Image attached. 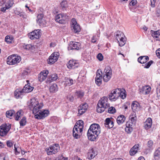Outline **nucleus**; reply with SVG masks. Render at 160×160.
Returning <instances> with one entry per match:
<instances>
[{"label":"nucleus","mask_w":160,"mask_h":160,"mask_svg":"<svg viewBox=\"0 0 160 160\" xmlns=\"http://www.w3.org/2000/svg\"><path fill=\"white\" fill-rule=\"evenodd\" d=\"M100 132L101 128L99 124H92L90 126L87 132L88 139L91 141H95Z\"/></svg>","instance_id":"f257e3e1"},{"label":"nucleus","mask_w":160,"mask_h":160,"mask_svg":"<svg viewBox=\"0 0 160 160\" xmlns=\"http://www.w3.org/2000/svg\"><path fill=\"white\" fill-rule=\"evenodd\" d=\"M28 108L32 110L33 114H36L43 106L42 103H39L38 99L35 98L31 99L28 102Z\"/></svg>","instance_id":"f03ea898"},{"label":"nucleus","mask_w":160,"mask_h":160,"mask_svg":"<svg viewBox=\"0 0 160 160\" xmlns=\"http://www.w3.org/2000/svg\"><path fill=\"white\" fill-rule=\"evenodd\" d=\"M108 98L107 97H103L98 101L97 105V111L99 113L104 112L105 109L110 107L108 102Z\"/></svg>","instance_id":"7ed1b4c3"},{"label":"nucleus","mask_w":160,"mask_h":160,"mask_svg":"<svg viewBox=\"0 0 160 160\" xmlns=\"http://www.w3.org/2000/svg\"><path fill=\"white\" fill-rule=\"evenodd\" d=\"M83 121L79 120L74 126L73 129V136L76 139L79 138L82 134L83 128Z\"/></svg>","instance_id":"20e7f679"},{"label":"nucleus","mask_w":160,"mask_h":160,"mask_svg":"<svg viewBox=\"0 0 160 160\" xmlns=\"http://www.w3.org/2000/svg\"><path fill=\"white\" fill-rule=\"evenodd\" d=\"M59 149V145L58 144H54L50 146L48 148H46L45 151L47 154L49 155L56 153Z\"/></svg>","instance_id":"39448f33"},{"label":"nucleus","mask_w":160,"mask_h":160,"mask_svg":"<svg viewBox=\"0 0 160 160\" xmlns=\"http://www.w3.org/2000/svg\"><path fill=\"white\" fill-rule=\"evenodd\" d=\"M112 74L111 68L109 66L106 67L104 70L103 76V79L104 82H107L110 79Z\"/></svg>","instance_id":"423d86ee"},{"label":"nucleus","mask_w":160,"mask_h":160,"mask_svg":"<svg viewBox=\"0 0 160 160\" xmlns=\"http://www.w3.org/2000/svg\"><path fill=\"white\" fill-rule=\"evenodd\" d=\"M7 63L9 65H14L19 63L21 60L20 57L12 55L9 56L8 58Z\"/></svg>","instance_id":"0eeeda50"},{"label":"nucleus","mask_w":160,"mask_h":160,"mask_svg":"<svg viewBox=\"0 0 160 160\" xmlns=\"http://www.w3.org/2000/svg\"><path fill=\"white\" fill-rule=\"evenodd\" d=\"M49 114V112L47 110H39L38 112L35 114V118L38 119H43L47 117Z\"/></svg>","instance_id":"6e6552de"},{"label":"nucleus","mask_w":160,"mask_h":160,"mask_svg":"<svg viewBox=\"0 0 160 160\" xmlns=\"http://www.w3.org/2000/svg\"><path fill=\"white\" fill-rule=\"evenodd\" d=\"M41 31L40 29L35 30L28 34V36L31 39H38L41 37Z\"/></svg>","instance_id":"1a4fd4ad"},{"label":"nucleus","mask_w":160,"mask_h":160,"mask_svg":"<svg viewBox=\"0 0 160 160\" xmlns=\"http://www.w3.org/2000/svg\"><path fill=\"white\" fill-rule=\"evenodd\" d=\"M11 128L10 125L7 124L2 125L0 127V136L3 137L7 135Z\"/></svg>","instance_id":"9d476101"},{"label":"nucleus","mask_w":160,"mask_h":160,"mask_svg":"<svg viewBox=\"0 0 160 160\" xmlns=\"http://www.w3.org/2000/svg\"><path fill=\"white\" fill-rule=\"evenodd\" d=\"M119 89L117 88L112 90L109 96V98L111 101H115L119 97Z\"/></svg>","instance_id":"9b49d317"},{"label":"nucleus","mask_w":160,"mask_h":160,"mask_svg":"<svg viewBox=\"0 0 160 160\" xmlns=\"http://www.w3.org/2000/svg\"><path fill=\"white\" fill-rule=\"evenodd\" d=\"M81 48V45L78 42H71L70 43L69 46L68 47V50L73 49L78 50Z\"/></svg>","instance_id":"f8f14e48"},{"label":"nucleus","mask_w":160,"mask_h":160,"mask_svg":"<svg viewBox=\"0 0 160 160\" xmlns=\"http://www.w3.org/2000/svg\"><path fill=\"white\" fill-rule=\"evenodd\" d=\"M59 53L58 52H54L49 57L48 60V63L49 64H53L57 61Z\"/></svg>","instance_id":"ddd939ff"},{"label":"nucleus","mask_w":160,"mask_h":160,"mask_svg":"<svg viewBox=\"0 0 160 160\" xmlns=\"http://www.w3.org/2000/svg\"><path fill=\"white\" fill-rule=\"evenodd\" d=\"M88 108V105L86 103H84V104L81 105L78 107V115L80 116L83 114L87 110Z\"/></svg>","instance_id":"4468645a"},{"label":"nucleus","mask_w":160,"mask_h":160,"mask_svg":"<svg viewBox=\"0 0 160 160\" xmlns=\"http://www.w3.org/2000/svg\"><path fill=\"white\" fill-rule=\"evenodd\" d=\"M79 66L78 62L75 60H70L67 64V67L70 69H75Z\"/></svg>","instance_id":"2eb2a0df"},{"label":"nucleus","mask_w":160,"mask_h":160,"mask_svg":"<svg viewBox=\"0 0 160 160\" xmlns=\"http://www.w3.org/2000/svg\"><path fill=\"white\" fill-rule=\"evenodd\" d=\"M102 72L101 71L98 70L97 71L96 77L95 78V82L98 86L100 85L102 83Z\"/></svg>","instance_id":"dca6fc26"},{"label":"nucleus","mask_w":160,"mask_h":160,"mask_svg":"<svg viewBox=\"0 0 160 160\" xmlns=\"http://www.w3.org/2000/svg\"><path fill=\"white\" fill-rule=\"evenodd\" d=\"M72 28H73L75 32H79L80 31V26L78 24L76 19L72 18Z\"/></svg>","instance_id":"f3484780"},{"label":"nucleus","mask_w":160,"mask_h":160,"mask_svg":"<svg viewBox=\"0 0 160 160\" xmlns=\"http://www.w3.org/2000/svg\"><path fill=\"white\" fill-rule=\"evenodd\" d=\"M48 73V70H44L41 72L38 75L39 80L42 82L45 80L47 78Z\"/></svg>","instance_id":"a211bd4d"},{"label":"nucleus","mask_w":160,"mask_h":160,"mask_svg":"<svg viewBox=\"0 0 160 160\" xmlns=\"http://www.w3.org/2000/svg\"><path fill=\"white\" fill-rule=\"evenodd\" d=\"M152 119L150 118H148L144 123V128L145 129L147 130L150 128L152 125Z\"/></svg>","instance_id":"6ab92c4d"},{"label":"nucleus","mask_w":160,"mask_h":160,"mask_svg":"<svg viewBox=\"0 0 160 160\" xmlns=\"http://www.w3.org/2000/svg\"><path fill=\"white\" fill-rule=\"evenodd\" d=\"M151 89V88L149 86H145L140 89V92L141 94H147L149 93Z\"/></svg>","instance_id":"aec40b11"},{"label":"nucleus","mask_w":160,"mask_h":160,"mask_svg":"<svg viewBox=\"0 0 160 160\" xmlns=\"http://www.w3.org/2000/svg\"><path fill=\"white\" fill-rule=\"evenodd\" d=\"M104 124L105 126L108 128H112L114 126V122L109 118H107L105 121Z\"/></svg>","instance_id":"412c9836"},{"label":"nucleus","mask_w":160,"mask_h":160,"mask_svg":"<svg viewBox=\"0 0 160 160\" xmlns=\"http://www.w3.org/2000/svg\"><path fill=\"white\" fill-rule=\"evenodd\" d=\"M151 33L152 36L157 40H160V30L154 31L151 30Z\"/></svg>","instance_id":"4be33fe9"},{"label":"nucleus","mask_w":160,"mask_h":160,"mask_svg":"<svg viewBox=\"0 0 160 160\" xmlns=\"http://www.w3.org/2000/svg\"><path fill=\"white\" fill-rule=\"evenodd\" d=\"M149 60V58L148 56H143L139 57L138 59V62L141 64L146 63Z\"/></svg>","instance_id":"5701e85b"},{"label":"nucleus","mask_w":160,"mask_h":160,"mask_svg":"<svg viewBox=\"0 0 160 160\" xmlns=\"http://www.w3.org/2000/svg\"><path fill=\"white\" fill-rule=\"evenodd\" d=\"M33 87L30 86V83H28L22 89L23 93H28L31 92L33 89Z\"/></svg>","instance_id":"b1692460"},{"label":"nucleus","mask_w":160,"mask_h":160,"mask_svg":"<svg viewBox=\"0 0 160 160\" xmlns=\"http://www.w3.org/2000/svg\"><path fill=\"white\" fill-rule=\"evenodd\" d=\"M139 149V145H134L130 149L129 153L131 155H133L136 154Z\"/></svg>","instance_id":"393cba45"},{"label":"nucleus","mask_w":160,"mask_h":160,"mask_svg":"<svg viewBox=\"0 0 160 160\" xmlns=\"http://www.w3.org/2000/svg\"><path fill=\"white\" fill-rule=\"evenodd\" d=\"M23 93L22 89H17L14 92V95L17 98H21Z\"/></svg>","instance_id":"a878e982"},{"label":"nucleus","mask_w":160,"mask_h":160,"mask_svg":"<svg viewBox=\"0 0 160 160\" xmlns=\"http://www.w3.org/2000/svg\"><path fill=\"white\" fill-rule=\"evenodd\" d=\"M64 80V85L65 86H70L73 84V79L70 78H65Z\"/></svg>","instance_id":"bb28decb"},{"label":"nucleus","mask_w":160,"mask_h":160,"mask_svg":"<svg viewBox=\"0 0 160 160\" xmlns=\"http://www.w3.org/2000/svg\"><path fill=\"white\" fill-rule=\"evenodd\" d=\"M58 88L57 84L54 83L50 86L49 90L50 92L55 93L58 91Z\"/></svg>","instance_id":"cd10ccee"},{"label":"nucleus","mask_w":160,"mask_h":160,"mask_svg":"<svg viewBox=\"0 0 160 160\" xmlns=\"http://www.w3.org/2000/svg\"><path fill=\"white\" fill-rule=\"evenodd\" d=\"M126 118L122 115H121L118 116L117 119V121L118 123L120 125L122 124L125 121Z\"/></svg>","instance_id":"c85d7f7f"},{"label":"nucleus","mask_w":160,"mask_h":160,"mask_svg":"<svg viewBox=\"0 0 160 160\" xmlns=\"http://www.w3.org/2000/svg\"><path fill=\"white\" fill-rule=\"evenodd\" d=\"M116 37L118 42H119V40L125 37V35L122 32L118 31L116 32Z\"/></svg>","instance_id":"c756f323"},{"label":"nucleus","mask_w":160,"mask_h":160,"mask_svg":"<svg viewBox=\"0 0 160 160\" xmlns=\"http://www.w3.org/2000/svg\"><path fill=\"white\" fill-rule=\"evenodd\" d=\"M132 108L133 111H137L139 109V104L137 102H133L132 105Z\"/></svg>","instance_id":"7c9ffc66"},{"label":"nucleus","mask_w":160,"mask_h":160,"mask_svg":"<svg viewBox=\"0 0 160 160\" xmlns=\"http://www.w3.org/2000/svg\"><path fill=\"white\" fill-rule=\"evenodd\" d=\"M58 78L57 74L54 73L50 75L49 78V81L50 82L55 81Z\"/></svg>","instance_id":"2f4dec72"},{"label":"nucleus","mask_w":160,"mask_h":160,"mask_svg":"<svg viewBox=\"0 0 160 160\" xmlns=\"http://www.w3.org/2000/svg\"><path fill=\"white\" fill-rule=\"evenodd\" d=\"M60 4L61 8L63 11L66 10V8L68 7L67 2L66 1H62Z\"/></svg>","instance_id":"473e14b6"},{"label":"nucleus","mask_w":160,"mask_h":160,"mask_svg":"<svg viewBox=\"0 0 160 160\" xmlns=\"http://www.w3.org/2000/svg\"><path fill=\"white\" fill-rule=\"evenodd\" d=\"M129 121L131 122L132 124H135L136 122V117L135 115L134 114H132L130 115L129 117Z\"/></svg>","instance_id":"72a5a7b5"},{"label":"nucleus","mask_w":160,"mask_h":160,"mask_svg":"<svg viewBox=\"0 0 160 160\" xmlns=\"http://www.w3.org/2000/svg\"><path fill=\"white\" fill-rule=\"evenodd\" d=\"M120 92H119V97H120L121 98L123 99H125L126 97V92L124 90L123 91H121V90L119 89Z\"/></svg>","instance_id":"f704fd0d"},{"label":"nucleus","mask_w":160,"mask_h":160,"mask_svg":"<svg viewBox=\"0 0 160 160\" xmlns=\"http://www.w3.org/2000/svg\"><path fill=\"white\" fill-rule=\"evenodd\" d=\"M15 113V112L13 110H10L6 112V116L10 119L12 118V117L13 114Z\"/></svg>","instance_id":"c9c22d12"},{"label":"nucleus","mask_w":160,"mask_h":160,"mask_svg":"<svg viewBox=\"0 0 160 160\" xmlns=\"http://www.w3.org/2000/svg\"><path fill=\"white\" fill-rule=\"evenodd\" d=\"M14 148L15 154L17 155L19 154L20 152L22 151L21 148L17 146L16 144H14Z\"/></svg>","instance_id":"e433bc0d"},{"label":"nucleus","mask_w":160,"mask_h":160,"mask_svg":"<svg viewBox=\"0 0 160 160\" xmlns=\"http://www.w3.org/2000/svg\"><path fill=\"white\" fill-rule=\"evenodd\" d=\"M61 15L62 20H61L60 23H64L66 20L68 18V16L66 13H61Z\"/></svg>","instance_id":"4c0bfd02"},{"label":"nucleus","mask_w":160,"mask_h":160,"mask_svg":"<svg viewBox=\"0 0 160 160\" xmlns=\"http://www.w3.org/2000/svg\"><path fill=\"white\" fill-rule=\"evenodd\" d=\"M5 4V6L8 7L7 8L9 9L12 6L14 2L13 0H9Z\"/></svg>","instance_id":"58836bf2"},{"label":"nucleus","mask_w":160,"mask_h":160,"mask_svg":"<svg viewBox=\"0 0 160 160\" xmlns=\"http://www.w3.org/2000/svg\"><path fill=\"white\" fill-rule=\"evenodd\" d=\"M23 47L24 49L28 50H32L35 48V46L31 44H27Z\"/></svg>","instance_id":"ea45409f"},{"label":"nucleus","mask_w":160,"mask_h":160,"mask_svg":"<svg viewBox=\"0 0 160 160\" xmlns=\"http://www.w3.org/2000/svg\"><path fill=\"white\" fill-rule=\"evenodd\" d=\"M26 118L25 117H23L20 121L19 123L20 126H25L26 124Z\"/></svg>","instance_id":"a19ab883"},{"label":"nucleus","mask_w":160,"mask_h":160,"mask_svg":"<svg viewBox=\"0 0 160 160\" xmlns=\"http://www.w3.org/2000/svg\"><path fill=\"white\" fill-rule=\"evenodd\" d=\"M119 43V45L122 47L124 46L126 42V39L125 38V37L123 38H121L119 40V42H118Z\"/></svg>","instance_id":"79ce46f5"},{"label":"nucleus","mask_w":160,"mask_h":160,"mask_svg":"<svg viewBox=\"0 0 160 160\" xmlns=\"http://www.w3.org/2000/svg\"><path fill=\"white\" fill-rule=\"evenodd\" d=\"M22 112V111L21 110H19L17 112L16 116H15V118L16 120H18L19 118L22 116V114H21Z\"/></svg>","instance_id":"37998d69"},{"label":"nucleus","mask_w":160,"mask_h":160,"mask_svg":"<svg viewBox=\"0 0 160 160\" xmlns=\"http://www.w3.org/2000/svg\"><path fill=\"white\" fill-rule=\"evenodd\" d=\"M12 38L10 37L9 36H6L5 39V41L9 44L12 43Z\"/></svg>","instance_id":"c03bdc74"},{"label":"nucleus","mask_w":160,"mask_h":160,"mask_svg":"<svg viewBox=\"0 0 160 160\" xmlns=\"http://www.w3.org/2000/svg\"><path fill=\"white\" fill-rule=\"evenodd\" d=\"M116 112V110L114 107H111L109 108L108 110V112L111 114H113L115 113Z\"/></svg>","instance_id":"a18cd8bd"},{"label":"nucleus","mask_w":160,"mask_h":160,"mask_svg":"<svg viewBox=\"0 0 160 160\" xmlns=\"http://www.w3.org/2000/svg\"><path fill=\"white\" fill-rule=\"evenodd\" d=\"M153 61L150 60L148 62L146 63L145 65H142V66L144 67V68H148L153 63Z\"/></svg>","instance_id":"49530a36"},{"label":"nucleus","mask_w":160,"mask_h":160,"mask_svg":"<svg viewBox=\"0 0 160 160\" xmlns=\"http://www.w3.org/2000/svg\"><path fill=\"white\" fill-rule=\"evenodd\" d=\"M84 93L81 91H78L76 92L75 95L78 98H82L84 95Z\"/></svg>","instance_id":"de8ad7c7"},{"label":"nucleus","mask_w":160,"mask_h":160,"mask_svg":"<svg viewBox=\"0 0 160 160\" xmlns=\"http://www.w3.org/2000/svg\"><path fill=\"white\" fill-rule=\"evenodd\" d=\"M96 154V152L92 149V152H89V159H92L94 158Z\"/></svg>","instance_id":"09e8293b"},{"label":"nucleus","mask_w":160,"mask_h":160,"mask_svg":"<svg viewBox=\"0 0 160 160\" xmlns=\"http://www.w3.org/2000/svg\"><path fill=\"white\" fill-rule=\"evenodd\" d=\"M133 131L132 127H126L125 128V131L128 134H130Z\"/></svg>","instance_id":"8fccbe9b"},{"label":"nucleus","mask_w":160,"mask_h":160,"mask_svg":"<svg viewBox=\"0 0 160 160\" xmlns=\"http://www.w3.org/2000/svg\"><path fill=\"white\" fill-rule=\"evenodd\" d=\"M99 37V36L98 35H95L93 36L91 42L93 43H95L98 40V38Z\"/></svg>","instance_id":"3c124183"},{"label":"nucleus","mask_w":160,"mask_h":160,"mask_svg":"<svg viewBox=\"0 0 160 160\" xmlns=\"http://www.w3.org/2000/svg\"><path fill=\"white\" fill-rule=\"evenodd\" d=\"M62 18L61 14H59L55 16V21L60 23L61 20H60V18Z\"/></svg>","instance_id":"603ef678"},{"label":"nucleus","mask_w":160,"mask_h":160,"mask_svg":"<svg viewBox=\"0 0 160 160\" xmlns=\"http://www.w3.org/2000/svg\"><path fill=\"white\" fill-rule=\"evenodd\" d=\"M46 23V22L45 20V18H44L40 20L38 23L39 24L40 26H43L45 25Z\"/></svg>","instance_id":"864d4df0"},{"label":"nucleus","mask_w":160,"mask_h":160,"mask_svg":"<svg viewBox=\"0 0 160 160\" xmlns=\"http://www.w3.org/2000/svg\"><path fill=\"white\" fill-rule=\"evenodd\" d=\"M147 146L148 148H152L153 144V142L152 140H149L147 142Z\"/></svg>","instance_id":"5fc2aeb1"},{"label":"nucleus","mask_w":160,"mask_h":160,"mask_svg":"<svg viewBox=\"0 0 160 160\" xmlns=\"http://www.w3.org/2000/svg\"><path fill=\"white\" fill-rule=\"evenodd\" d=\"M44 17H43V15L42 14H38L37 17V23H38L40 20L42 19Z\"/></svg>","instance_id":"6e6d98bb"},{"label":"nucleus","mask_w":160,"mask_h":160,"mask_svg":"<svg viewBox=\"0 0 160 160\" xmlns=\"http://www.w3.org/2000/svg\"><path fill=\"white\" fill-rule=\"evenodd\" d=\"M154 155L155 159H158L160 157V153L156 151L155 152Z\"/></svg>","instance_id":"4d7b16f0"},{"label":"nucleus","mask_w":160,"mask_h":160,"mask_svg":"<svg viewBox=\"0 0 160 160\" xmlns=\"http://www.w3.org/2000/svg\"><path fill=\"white\" fill-rule=\"evenodd\" d=\"M97 58L100 61H102L103 59V56L101 53H99L97 56Z\"/></svg>","instance_id":"13d9d810"},{"label":"nucleus","mask_w":160,"mask_h":160,"mask_svg":"<svg viewBox=\"0 0 160 160\" xmlns=\"http://www.w3.org/2000/svg\"><path fill=\"white\" fill-rule=\"evenodd\" d=\"M7 145L8 147L11 148L13 146V143L11 141H8L7 142Z\"/></svg>","instance_id":"bf43d9fd"},{"label":"nucleus","mask_w":160,"mask_h":160,"mask_svg":"<svg viewBox=\"0 0 160 160\" xmlns=\"http://www.w3.org/2000/svg\"><path fill=\"white\" fill-rule=\"evenodd\" d=\"M68 99L70 102H73L74 100V98L72 95H69L67 97Z\"/></svg>","instance_id":"052dcab7"},{"label":"nucleus","mask_w":160,"mask_h":160,"mask_svg":"<svg viewBox=\"0 0 160 160\" xmlns=\"http://www.w3.org/2000/svg\"><path fill=\"white\" fill-rule=\"evenodd\" d=\"M19 14V16L21 17H22L23 18H26V15L24 12H20Z\"/></svg>","instance_id":"680f3d73"},{"label":"nucleus","mask_w":160,"mask_h":160,"mask_svg":"<svg viewBox=\"0 0 160 160\" xmlns=\"http://www.w3.org/2000/svg\"><path fill=\"white\" fill-rule=\"evenodd\" d=\"M156 54L157 57L160 58V48L159 49L156 51Z\"/></svg>","instance_id":"e2e57ef3"},{"label":"nucleus","mask_w":160,"mask_h":160,"mask_svg":"<svg viewBox=\"0 0 160 160\" xmlns=\"http://www.w3.org/2000/svg\"><path fill=\"white\" fill-rule=\"evenodd\" d=\"M137 1L136 0H133L130 3V5L134 6L136 4Z\"/></svg>","instance_id":"0e129e2a"},{"label":"nucleus","mask_w":160,"mask_h":160,"mask_svg":"<svg viewBox=\"0 0 160 160\" xmlns=\"http://www.w3.org/2000/svg\"><path fill=\"white\" fill-rule=\"evenodd\" d=\"M157 14L158 16H160V6L157 8Z\"/></svg>","instance_id":"69168bd1"},{"label":"nucleus","mask_w":160,"mask_h":160,"mask_svg":"<svg viewBox=\"0 0 160 160\" xmlns=\"http://www.w3.org/2000/svg\"><path fill=\"white\" fill-rule=\"evenodd\" d=\"M132 124L131 123V122H128L126 124V127H132Z\"/></svg>","instance_id":"338daca9"},{"label":"nucleus","mask_w":160,"mask_h":160,"mask_svg":"<svg viewBox=\"0 0 160 160\" xmlns=\"http://www.w3.org/2000/svg\"><path fill=\"white\" fill-rule=\"evenodd\" d=\"M7 8L8 7L5 6V7L2 8H1V11L2 12H4L6 11V10L9 9V8Z\"/></svg>","instance_id":"774afa93"}]
</instances>
